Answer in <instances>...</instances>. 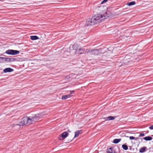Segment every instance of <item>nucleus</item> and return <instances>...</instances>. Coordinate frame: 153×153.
<instances>
[{"instance_id": "8", "label": "nucleus", "mask_w": 153, "mask_h": 153, "mask_svg": "<svg viewBox=\"0 0 153 153\" xmlns=\"http://www.w3.org/2000/svg\"><path fill=\"white\" fill-rule=\"evenodd\" d=\"M25 117H24L22 119L20 120L18 125L20 126H23L24 125L27 124L26 123V121H25Z\"/></svg>"}, {"instance_id": "11", "label": "nucleus", "mask_w": 153, "mask_h": 153, "mask_svg": "<svg viewBox=\"0 0 153 153\" xmlns=\"http://www.w3.org/2000/svg\"><path fill=\"white\" fill-rule=\"evenodd\" d=\"M82 133V131L81 130L76 131L75 132V134L74 138L77 137L79 136V134Z\"/></svg>"}, {"instance_id": "2", "label": "nucleus", "mask_w": 153, "mask_h": 153, "mask_svg": "<svg viewBox=\"0 0 153 153\" xmlns=\"http://www.w3.org/2000/svg\"><path fill=\"white\" fill-rule=\"evenodd\" d=\"M45 114L44 112L37 114H31L28 116L25 117V121H26L27 125H29L37 121L40 118L43 117Z\"/></svg>"}, {"instance_id": "16", "label": "nucleus", "mask_w": 153, "mask_h": 153, "mask_svg": "<svg viewBox=\"0 0 153 153\" xmlns=\"http://www.w3.org/2000/svg\"><path fill=\"white\" fill-rule=\"evenodd\" d=\"M121 140V139H115L113 141V143H117Z\"/></svg>"}, {"instance_id": "4", "label": "nucleus", "mask_w": 153, "mask_h": 153, "mask_svg": "<svg viewBox=\"0 0 153 153\" xmlns=\"http://www.w3.org/2000/svg\"><path fill=\"white\" fill-rule=\"evenodd\" d=\"M102 49H95L94 50L90 49V54L97 55L100 53H103Z\"/></svg>"}, {"instance_id": "17", "label": "nucleus", "mask_w": 153, "mask_h": 153, "mask_svg": "<svg viewBox=\"0 0 153 153\" xmlns=\"http://www.w3.org/2000/svg\"><path fill=\"white\" fill-rule=\"evenodd\" d=\"M30 39L32 40H35L37 39H39L38 37L36 36H30Z\"/></svg>"}, {"instance_id": "20", "label": "nucleus", "mask_w": 153, "mask_h": 153, "mask_svg": "<svg viewBox=\"0 0 153 153\" xmlns=\"http://www.w3.org/2000/svg\"><path fill=\"white\" fill-rule=\"evenodd\" d=\"M112 152V149L111 148L108 149L107 150V152L108 153H111Z\"/></svg>"}, {"instance_id": "15", "label": "nucleus", "mask_w": 153, "mask_h": 153, "mask_svg": "<svg viewBox=\"0 0 153 153\" xmlns=\"http://www.w3.org/2000/svg\"><path fill=\"white\" fill-rule=\"evenodd\" d=\"M143 139L146 141L151 140H152V138L150 136H147L143 137Z\"/></svg>"}, {"instance_id": "23", "label": "nucleus", "mask_w": 153, "mask_h": 153, "mask_svg": "<svg viewBox=\"0 0 153 153\" xmlns=\"http://www.w3.org/2000/svg\"><path fill=\"white\" fill-rule=\"evenodd\" d=\"M145 135V134L144 133H141L140 134V135H139V137H142L144 136Z\"/></svg>"}, {"instance_id": "10", "label": "nucleus", "mask_w": 153, "mask_h": 153, "mask_svg": "<svg viewBox=\"0 0 153 153\" xmlns=\"http://www.w3.org/2000/svg\"><path fill=\"white\" fill-rule=\"evenodd\" d=\"M13 70L10 68H7L4 69L3 70V71L4 73H7L8 72H11L13 71Z\"/></svg>"}, {"instance_id": "25", "label": "nucleus", "mask_w": 153, "mask_h": 153, "mask_svg": "<svg viewBox=\"0 0 153 153\" xmlns=\"http://www.w3.org/2000/svg\"><path fill=\"white\" fill-rule=\"evenodd\" d=\"M73 139H73H72V140H71V141H72V140Z\"/></svg>"}, {"instance_id": "22", "label": "nucleus", "mask_w": 153, "mask_h": 153, "mask_svg": "<svg viewBox=\"0 0 153 153\" xmlns=\"http://www.w3.org/2000/svg\"><path fill=\"white\" fill-rule=\"evenodd\" d=\"M108 1V0H103L101 2V4H103Z\"/></svg>"}, {"instance_id": "21", "label": "nucleus", "mask_w": 153, "mask_h": 153, "mask_svg": "<svg viewBox=\"0 0 153 153\" xmlns=\"http://www.w3.org/2000/svg\"><path fill=\"white\" fill-rule=\"evenodd\" d=\"M130 139V140H134L135 139V140H137L138 139V137L135 138L133 136H130L129 137Z\"/></svg>"}, {"instance_id": "3", "label": "nucleus", "mask_w": 153, "mask_h": 153, "mask_svg": "<svg viewBox=\"0 0 153 153\" xmlns=\"http://www.w3.org/2000/svg\"><path fill=\"white\" fill-rule=\"evenodd\" d=\"M81 51H83L82 48H81L77 44L71 45L69 47V52L73 55L77 53L81 54L84 52L83 51L80 52Z\"/></svg>"}, {"instance_id": "9", "label": "nucleus", "mask_w": 153, "mask_h": 153, "mask_svg": "<svg viewBox=\"0 0 153 153\" xmlns=\"http://www.w3.org/2000/svg\"><path fill=\"white\" fill-rule=\"evenodd\" d=\"M74 91H71V93L70 94L65 95L63 96L62 97V99L63 100H65V99H67V98H69L72 96L71 94H74Z\"/></svg>"}, {"instance_id": "18", "label": "nucleus", "mask_w": 153, "mask_h": 153, "mask_svg": "<svg viewBox=\"0 0 153 153\" xmlns=\"http://www.w3.org/2000/svg\"><path fill=\"white\" fill-rule=\"evenodd\" d=\"M136 3V2L134 1H132L131 2H128L127 4V5L130 6L132 5H134Z\"/></svg>"}, {"instance_id": "19", "label": "nucleus", "mask_w": 153, "mask_h": 153, "mask_svg": "<svg viewBox=\"0 0 153 153\" xmlns=\"http://www.w3.org/2000/svg\"><path fill=\"white\" fill-rule=\"evenodd\" d=\"M122 148L125 150H127L128 149V146L125 144L123 145L122 146Z\"/></svg>"}, {"instance_id": "7", "label": "nucleus", "mask_w": 153, "mask_h": 153, "mask_svg": "<svg viewBox=\"0 0 153 153\" xmlns=\"http://www.w3.org/2000/svg\"><path fill=\"white\" fill-rule=\"evenodd\" d=\"M68 133L66 132H64L60 135V136L58 137L59 139L60 140H62L66 137L68 136Z\"/></svg>"}, {"instance_id": "12", "label": "nucleus", "mask_w": 153, "mask_h": 153, "mask_svg": "<svg viewBox=\"0 0 153 153\" xmlns=\"http://www.w3.org/2000/svg\"><path fill=\"white\" fill-rule=\"evenodd\" d=\"M115 118V117L112 116H109L107 117L104 118L103 119L106 120H113Z\"/></svg>"}, {"instance_id": "6", "label": "nucleus", "mask_w": 153, "mask_h": 153, "mask_svg": "<svg viewBox=\"0 0 153 153\" xmlns=\"http://www.w3.org/2000/svg\"><path fill=\"white\" fill-rule=\"evenodd\" d=\"M0 59H4L5 61L7 62H12L15 61L16 59L14 58H5L0 57Z\"/></svg>"}, {"instance_id": "13", "label": "nucleus", "mask_w": 153, "mask_h": 153, "mask_svg": "<svg viewBox=\"0 0 153 153\" xmlns=\"http://www.w3.org/2000/svg\"><path fill=\"white\" fill-rule=\"evenodd\" d=\"M147 149V148L146 146H144L140 148L139 150V152L141 153H143L146 151V150Z\"/></svg>"}, {"instance_id": "1", "label": "nucleus", "mask_w": 153, "mask_h": 153, "mask_svg": "<svg viewBox=\"0 0 153 153\" xmlns=\"http://www.w3.org/2000/svg\"><path fill=\"white\" fill-rule=\"evenodd\" d=\"M105 11L100 14H97L93 16L91 19H89L87 20L86 25L87 26L93 25L98 24L109 17L112 16L113 15L109 10Z\"/></svg>"}, {"instance_id": "5", "label": "nucleus", "mask_w": 153, "mask_h": 153, "mask_svg": "<svg viewBox=\"0 0 153 153\" xmlns=\"http://www.w3.org/2000/svg\"><path fill=\"white\" fill-rule=\"evenodd\" d=\"M19 51L17 50H8L5 51V53L10 55H16L19 53Z\"/></svg>"}, {"instance_id": "24", "label": "nucleus", "mask_w": 153, "mask_h": 153, "mask_svg": "<svg viewBox=\"0 0 153 153\" xmlns=\"http://www.w3.org/2000/svg\"><path fill=\"white\" fill-rule=\"evenodd\" d=\"M149 128L151 129H153V125L149 127Z\"/></svg>"}, {"instance_id": "26", "label": "nucleus", "mask_w": 153, "mask_h": 153, "mask_svg": "<svg viewBox=\"0 0 153 153\" xmlns=\"http://www.w3.org/2000/svg\"><path fill=\"white\" fill-rule=\"evenodd\" d=\"M2 10V9H0V10Z\"/></svg>"}, {"instance_id": "14", "label": "nucleus", "mask_w": 153, "mask_h": 153, "mask_svg": "<svg viewBox=\"0 0 153 153\" xmlns=\"http://www.w3.org/2000/svg\"><path fill=\"white\" fill-rule=\"evenodd\" d=\"M83 51H81L80 52L83 51L84 52L83 53H88L90 54V49H83Z\"/></svg>"}]
</instances>
